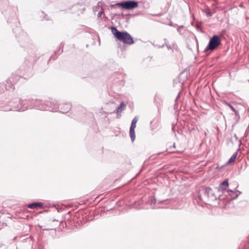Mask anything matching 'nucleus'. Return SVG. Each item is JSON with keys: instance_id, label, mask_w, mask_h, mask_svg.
Listing matches in <instances>:
<instances>
[{"instance_id": "obj_10", "label": "nucleus", "mask_w": 249, "mask_h": 249, "mask_svg": "<svg viewBox=\"0 0 249 249\" xmlns=\"http://www.w3.org/2000/svg\"><path fill=\"white\" fill-rule=\"evenodd\" d=\"M66 107V110H63L61 112L63 113L67 112L70 109V106L68 104H66L65 105Z\"/></svg>"}, {"instance_id": "obj_9", "label": "nucleus", "mask_w": 249, "mask_h": 249, "mask_svg": "<svg viewBox=\"0 0 249 249\" xmlns=\"http://www.w3.org/2000/svg\"><path fill=\"white\" fill-rule=\"evenodd\" d=\"M236 158V154H233L231 157L230 158V159L229 160L228 163H231V162H233L234 161L235 159Z\"/></svg>"}, {"instance_id": "obj_3", "label": "nucleus", "mask_w": 249, "mask_h": 249, "mask_svg": "<svg viewBox=\"0 0 249 249\" xmlns=\"http://www.w3.org/2000/svg\"><path fill=\"white\" fill-rule=\"evenodd\" d=\"M116 5L121 6L123 9L131 10L137 8L138 6V2L133 0L124 1L121 2H118L116 4Z\"/></svg>"}, {"instance_id": "obj_5", "label": "nucleus", "mask_w": 249, "mask_h": 249, "mask_svg": "<svg viewBox=\"0 0 249 249\" xmlns=\"http://www.w3.org/2000/svg\"><path fill=\"white\" fill-rule=\"evenodd\" d=\"M138 122V118L137 117H135L132 120L130 130H129V134L130 137L131 138V141L133 142L135 139V128L136 127V124Z\"/></svg>"}, {"instance_id": "obj_4", "label": "nucleus", "mask_w": 249, "mask_h": 249, "mask_svg": "<svg viewBox=\"0 0 249 249\" xmlns=\"http://www.w3.org/2000/svg\"><path fill=\"white\" fill-rule=\"evenodd\" d=\"M201 193L205 197L210 198L212 199H216L217 197L214 195L213 191L211 188L204 187L201 190Z\"/></svg>"}, {"instance_id": "obj_12", "label": "nucleus", "mask_w": 249, "mask_h": 249, "mask_svg": "<svg viewBox=\"0 0 249 249\" xmlns=\"http://www.w3.org/2000/svg\"><path fill=\"white\" fill-rule=\"evenodd\" d=\"M101 14H102V12H99V13H98V17H100V16H101Z\"/></svg>"}, {"instance_id": "obj_8", "label": "nucleus", "mask_w": 249, "mask_h": 249, "mask_svg": "<svg viewBox=\"0 0 249 249\" xmlns=\"http://www.w3.org/2000/svg\"><path fill=\"white\" fill-rule=\"evenodd\" d=\"M43 204L42 203H33L31 204H29L28 205V207L30 209H34L36 207H42Z\"/></svg>"}, {"instance_id": "obj_2", "label": "nucleus", "mask_w": 249, "mask_h": 249, "mask_svg": "<svg viewBox=\"0 0 249 249\" xmlns=\"http://www.w3.org/2000/svg\"><path fill=\"white\" fill-rule=\"evenodd\" d=\"M221 39L217 36H213L210 40L209 44L205 51L213 50L221 44Z\"/></svg>"}, {"instance_id": "obj_11", "label": "nucleus", "mask_w": 249, "mask_h": 249, "mask_svg": "<svg viewBox=\"0 0 249 249\" xmlns=\"http://www.w3.org/2000/svg\"><path fill=\"white\" fill-rule=\"evenodd\" d=\"M228 105L229 106V107L231 108V109L232 111H234V112H235V111H236V110H235V108H234L233 106H232L230 104H228Z\"/></svg>"}, {"instance_id": "obj_14", "label": "nucleus", "mask_w": 249, "mask_h": 249, "mask_svg": "<svg viewBox=\"0 0 249 249\" xmlns=\"http://www.w3.org/2000/svg\"><path fill=\"white\" fill-rule=\"evenodd\" d=\"M228 192H232L231 190H229Z\"/></svg>"}, {"instance_id": "obj_6", "label": "nucleus", "mask_w": 249, "mask_h": 249, "mask_svg": "<svg viewBox=\"0 0 249 249\" xmlns=\"http://www.w3.org/2000/svg\"><path fill=\"white\" fill-rule=\"evenodd\" d=\"M229 185L228 180H225L219 184V188L222 192L226 190V187Z\"/></svg>"}, {"instance_id": "obj_7", "label": "nucleus", "mask_w": 249, "mask_h": 249, "mask_svg": "<svg viewBox=\"0 0 249 249\" xmlns=\"http://www.w3.org/2000/svg\"><path fill=\"white\" fill-rule=\"evenodd\" d=\"M125 107V105L124 102H122L120 105L117 108L116 113L117 114V115H119V114L122 112V110L124 109Z\"/></svg>"}, {"instance_id": "obj_13", "label": "nucleus", "mask_w": 249, "mask_h": 249, "mask_svg": "<svg viewBox=\"0 0 249 249\" xmlns=\"http://www.w3.org/2000/svg\"><path fill=\"white\" fill-rule=\"evenodd\" d=\"M19 110L24 111V109H20Z\"/></svg>"}, {"instance_id": "obj_1", "label": "nucleus", "mask_w": 249, "mask_h": 249, "mask_svg": "<svg viewBox=\"0 0 249 249\" xmlns=\"http://www.w3.org/2000/svg\"><path fill=\"white\" fill-rule=\"evenodd\" d=\"M111 30L112 34L119 41L128 45L132 44L134 43L132 36L127 32L119 31L114 27H111Z\"/></svg>"}]
</instances>
